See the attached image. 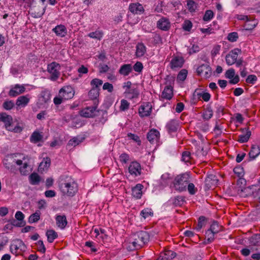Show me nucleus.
<instances>
[{"mask_svg":"<svg viewBox=\"0 0 260 260\" xmlns=\"http://www.w3.org/2000/svg\"><path fill=\"white\" fill-rule=\"evenodd\" d=\"M52 31L57 36L61 37H64L67 33V30L64 25L60 24L54 27Z\"/></svg>","mask_w":260,"mask_h":260,"instance_id":"obj_24","label":"nucleus"},{"mask_svg":"<svg viewBox=\"0 0 260 260\" xmlns=\"http://www.w3.org/2000/svg\"><path fill=\"white\" fill-rule=\"evenodd\" d=\"M185 202L184 198L182 196H177L174 198L173 204L175 206H181Z\"/></svg>","mask_w":260,"mask_h":260,"instance_id":"obj_50","label":"nucleus"},{"mask_svg":"<svg viewBox=\"0 0 260 260\" xmlns=\"http://www.w3.org/2000/svg\"><path fill=\"white\" fill-rule=\"evenodd\" d=\"M159 138V132L155 129H150L147 135V138L151 144L157 143Z\"/></svg>","mask_w":260,"mask_h":260,"instance_id":"obj_16","label":"nucleus"},{"mask_svg":"<svg viewBox=\"0 0 260 260\" xmlns=\"http://www.w3.org/2000/svg\"><path fill=\"white\" fill-rule=\"evenodd\" d=\"M141 165L136 161H132L128 167V172L131 175L137 177L141 174Z\"/></svg>","mask_w":260,"mask_h":260,"instance_id":"obj_12","label":"nucleus"},{"mask_svg":"<svg viewBox=\"0 0 260 260\" xmlns=\"http://www.w3.org/2000/svg\"><path fill=\"white\" fill-rule=\"evenodd\" d=\"M0 121L4 123L5 128L8 131L20 133L23 129L21 124L18 122L15 125L12 117L5 112L0 113Z\"/></svg>","mask_w":260,"mask_h":260,"instance_id":"obj_2","label":"nucleus"},{"mask_svg":"<svg viewBox=\"0 0 260 260\" xmlns=\"http://www.w3.org/2000/svg\"><path fill=\"white\" fill-rule=\"evenodd\" d=\"M260 154V147L257 145H252L248 155L250 159H254Z\"/></svg>","mask_w":260,"mask_h":260,"instance_id":"obj_27","label":"nucleus"},{"mask_svg":"<svg viewBox=\"0 0 260 260\" xmlns=\"http://www.w3.org/2000/svg\"><path fill=\"white\" fill-rule=\"evenodd\" d=\"M99 90L95 88H92L88 92L89 98L91 100L96 101V98L99 95Z\"/></svg>","mask_w":260,"mask_h":260,"instance_id":"obj_45","label":"nucleus"},{"mask_svg":"<svg viewBox=\"0 0 260 260\" xmlns=\"http://www.w3.org/2000/svg\"><path fill=\"white\" fill-rule=\"evenodd\" d=\"M198 96L199 98L202 97L205 102H208L211 98L210 94L208 92L198 93Z\"/></svg>","mask_w":260,"mask_h":260,"instance_id":"obj_59","label":"nucleus"},{"mask_svg":"<svg viewBox=\"0 0 260 260\" xmlns=\"http://www.w3.org/2000/svg\"><path fill=\"white\" fill-rule=\"evenodd\" d=\"M51 160L50 158H44L39 165V168L43 170L47 169L50 165Z\"/></svg>","mask_w":260,"mask_h":260,"instance_id":"obj_43","label":"nucleus"},{"mask_svg":"<svg viewBox=\"0 0 260 260\" xmlns=\"http://www.w3.org/2000/svg\"><path fill=\"white\" fill-rule=\"evenodd\" d=\"M25 90V88L23 85L16 84L10 90L9 95L12 97H15L23 93Z\"/></svg>","mask_w":260,"mask_h":260,"instance_id":"obj_17","label":"nucleus"},{"mask_svg":"<svg viewBox=\"0 0 260 260\" xmlns=\"http://www.w3.org/2000/svg\"><path fill=\"white\" fill-rule=\"evenodd\" d=\"M98 104V101H94L93 106L87 107L81 111V115L87 118L94 117L96 115V113L99 112L97 110Z\"/></svg>","mask_w":260,"mask_h":260,"instance_id":"obj_7","label":"nucleus"},{"mask_svg":"<svg viewBox=\"0 0 260 260\" xmlns=\"http://www.w3.org/2000/svg\"><path fill=\"white\" fill-rule=\"evenodd\" d=\"M238 38V35L237 32H231L228 35V40L232 42L236 41Z\"/></svg>","mask_w":260,"mask_h":260,"instance_id":"obj_61","label":"nucleus"},{"mask_svg":"<svg viewBox=\"0 0 260 260\" xmlns=\"http://www.w3.org/2000/svg\"><path fill=\"white\" fill-rule=\"evenodd\" d=\"M46 6L44 7L39 6H34L30 7V14L34 18L41 17L45 12Z\"/></svg>","mask_w":260,"mask_h":260,"instance_id":"obj_14","label":"nucleus"},{"mask_svg":"<svg viewBox=\"0 0 260 260\" xmlns=\"http://www.w3.org/2000/svg\"><path fill=\"white\" fill-rule=\"evenodd\" d=\"M171 26L170 22L169 19L162 17L157 22V27L164 31L168 30Z\"/></svg>","mask_w":260,"mask_h":260,"instance_id":"obj_19","label":"nucleus"},{"mask_svg":"<svg viewBox=\"0 0 260 260\" xmlns=\"http://www.w3.org/2000/svg\"><path fill=\"white\" fill-rule=\"evenodd\" d=\"M149 240V235L147 232L141 231L133 234L131 238L129 244L133 249H139L143 246Z\"/></svg>","mask_w":260,"mask_h":260,"instance_id":"obj_3","label":"nucleus"},{"mask_svg":"<svg viewBox=\"0 0 260 260\" xmlns=\"http://www.w3.org/2000/svg\"><path fill=\"white\" fill-rule=\"evenodd\" d=\"M216 234L210 231L209 229L207 230L205 232V240L204 243L205 244H209L212 242L214 239V236Z\"/></svg>","mask_w":260,"mask_h":260,"instance_id":"obj_32","label":"nucleus"},{"mask_svg":"<svg viewBox=\"0 0 260 260\" xmlns=\"http://www.w3.org/2000/svg\"><path fill=\"white\" fill-rule=\"evenodd\" d=\"M46 235L49 243H52L58 237L57 233L53 230H47Z\"/></svg>","mask_w":260,"mask_h":260,"instance_id":"obj_33","label":"nucleus"},{"mask_svg":"<svg viewBox=\"0 0 260 260\" xmlns=\"http://www.w3.org/2000/svg\"><path fill=\"white\" fill-rule=\"evenodd\" d=\"M37 244L38 245V250L39 251L41 252L42 253H44L46 251V248L45 247V245L43 243V242L42 240H39Z\"/></svg>","mask_w":260,"mask_h":260,"instance_id":"obj_60","label":"nucleus"},{"mask_svg":"<svg viewBox=\"0 0 260 260\" xmlns=\"http://www.w3.org/2000/svg\"><path fill=\"white\" fill-rule=\"evenodd\" d=\"M233 171L238 177H241L243 175V169L240 166L234 168Z\"/></svg>","mask_w":260,"mask_h":260,"instance_id":"obj_64","label":"nucleus"},{"mask_svg":"<svg viewBox=\"0 0 260 260\" xmlns=\"http://www.w3.org/2000/svg\"><path fill=\"white\" fill-rule=\"evenodd\" d=\"M186 189L190 194L193 195L194 194L198 191V189L195 187L194 185L192 183H188L187 185Z\"/></svg>","mask_w":260,"mask_h":260,"instance_id":"obj_51","label":"nucleus"},{"mask_svg":"<svg viewBox=\"0 0 260 260\" xmlns=\"http://www.w3.org/2000/svg\"><path fill=\"white\" fill-rule=\"evenodd\" d=\"M146 52V47L142 43H139L136 46V55L137 57L143 56Z\"/></svg>","mask_w":260,"mask_h":260,"instance_id":"obj_29","label":"nucleus"},{"mask_svg":"<svg viewBox=\"0 0 260 260\" xmlns=\"http://www.w3.org/2000/svg\"><path fill=\"white\" fill-rule=\"evenodd\" d=\"M214 16V13L212 10H208L206 11L205 14L203 16V20L205 21H208L211 20Z\"/></svg>","mask_w":260,"mask_h":260,"instance_id":"obj_49","label":"nucleus"},{"mask_svg":"<svg viewBox=\"0 0 260 260\" xmlns=\"http://www.w3.org/2000/svg\"><path fill=\"white\" fill-rule=\"evenodd\" d=\"M103 32L101 30H97L95 31L90 32L88 36L93 39H96L101 40L103 36Z\"/></svg>","mask_w":260,"mask_h":260,"instance_id":"obj_42","label":"nucleus"},{"mask_svg":"<svg viewBox=\"0 0 260 260\" xmlns=\"http://www.w3.org/2000/svg\"><path fill=\"white\" fill-rule=\"evenodd\" d=\"M4 165L5 168L10 170L13 173H15L17 171L16 168V165L20 166L22 165V161L20 159L16 160L13 157H11L6 159H5L4 161Z\"/></svg>","mask_w":260,"mask_h":260,"instance_id":"obj_6","label":"nucleus"},{"mask_svg":"<svg viewBox=\"0 0 260 260\" xmlns=\"http://www.w3.org/2000/svg\"><path fill=\"white\" fill-rule=\"evenodd\" d=\"M84 138H80L79 137H74L73 138L70 139L67 144V146L68 147H75L78 145L80 143H81Z\"/></svg>","mask_w":260,"mask_h":260,"instance_id":"obj_34","label":"nucleus"},{"mask_svg":"<svg viewBox=\"0 0 260 260\" xmlns=\"http://www.w3.org/2000/svg\"><path fill=\"white\" fill-rule=\"evenodd\" d=\"M250 243L254 246H260V234H255L250 239Z\"/></svg>","mask_w":260,"mask_h":260,"instance_id":"obj_46","label":"nucleus"},{"mask_svg":"<svg viewBox=\"0 0 260 260\" xmlns=\"http://www.w3.org/2000/svg\"><path fill=\"white\" fill-rule=\"evenodd\" d=\"M129 103L125 100H122L120 109L121 111H125L129 108Z\"/></svg>","mask_w":260,"mask_h":260,"instance_id":"obj_62","label":"nucleus"},{"mask_svg":"<svg viewBox=\"0 0 260 260\" xmlns=\"http://www.w3.org/2000/svg\"><path fill=\"white\" fill-rule=\"evenodd\" d=\"M191 159L190 152L189 151H184L182 154L181 160L185 162H189Z\"/></svg>","mask_w":260,"mask_h":260,"instance_id":"obj_53","label":"nucleus"},{"mask_svg":"<svg viewBox=\"0 0 260 260\" xmlns=\"http://www.w3.org/2000/svg\"><path fill=\"white\" fill-rule=\"evenodd\" d=\"M133 69L135 72L141 73L143 69V65L141 62H136L133 66Z\"/></svg>","mask_w":260,"mask_h":260,"instance_id":"obj_57","label":"nucleus"},{"mask_svg":"<svg viewBox=\"0 0 260 260\" xmlns=\"http://www.w3.org/2000/svg\"><path fill=\"white\" fill-rule=\"evenodd\" d=\"M256 24L253 23V21H250L249 19L245 22L244 27L245 30H252L256 26Z\"/></svg>","mask_w":260,"mask_h":260,"instance_id":"obj_55","label":"nucleus"},{"mask_svg":"<svg viewBox=\"0 0 260 260\" xmlns=\"http://www.w3.org/2000/svg\"><path fill=\"white\" fill-rule=\"evenodd\" d=\"M128 9L134 14H141L144 11L143 7L139 3L131 4Z\"/></svg>","mask_w":260,"mask_h":260,"instance_id":"obj_20","label":"nucleus"},{"mask_svg":"<svg viewBox=\"0 0 260 260\" xmlns=\"http://www.w3.org/2000/svg\"><path fill=\"white\" fill-rule=\"evenodd\" d=\"M40 181V176L37 173H33L29 176L30 183L32 185H38Z\"/></svg>","mask_w":260,"mask_h":260,"instance_id":"obj_36","label":"nucleus"},{"mask_svg":"<svg viewBox=\"0 0 260 260\" xmlns=\"http://www.w3.org/2000/svg\"><path fill=\"white\" fill-rule=\"evenodd\" d=\"M140 215L144 219L151 217L153 215V212L151 209L145 208L142 210L140 213Z\"/></svg>","mask_w":260,"mask_h":260,"instance_id":"obj_44","label":"nucleus"},{"mask_svg":"<svg viewBox=\"0 0 260 260\" xmlns=\"http://www.w3.org/2000/svg\"><path fill=\"white\" fill-rule=\"evenodd\" d=\"M124 93L127 95H130L129 98L131 99L137 98L139 92L137 88H131L128 90H125Z\"/></svg>","mask_w":260,"mask_h":260,"instance_id":"obj_37","label":"nucleus"},{"mask_svg":"<svg viewBox=\"0 0 260 260\" xmlns=\"http://www.w3.org/2000/svg\"><path fill=\"white\" fill-rule=\"evenodd\" d=\"M178 126V122L175 120H171L167 124V129L170 133L176 132Z\"/></svg>","mask_w":260,"mask_h":260,"instance_id":"obj_31","label":"nucleus"},{"mask_svg":"<svg viewBox=\"0 0 260 260\" xmlns=\"http://www.w3.org/2000/svg\"><path fill=\"white\" fill-rule=\"evenodd\" d=\"M176 256V253L173 251L166 250L161 253L158 257V260H171Z\"/></svg>","mask_w":260,"mask_h":260,"instance_id":"obj_22","label":"nucleus"},{"mask_svg":"<svg viewBox=\"0 0 260 260\" xmlns=\"http://www.w3.org/2000/svg\"><path fill=\"white\" fill-rule=\"evenodd\" d=\"M241 52V49L235 48L231 50L225 57V61L228 66H232L237 60L239 53Z\"/></svg>","mask_w":260,"mask_h":260,"instance_id":"obj_10","label":"nucleus"},{"mask_svg":"<svg viewBox=\"0 0 260 260\" xmlns=\"http://www.w3.org/2000/svg\"><path fill=\"white\" fill-rule=\"evenodd\" d=\"M190 175L185 173L178 175L172 182V187L175 190L182 192L186 190L187 185L190 182Z\"/></svg>","mask_w":260,"mask_h":260,"instance_id":"obj_4","label":"nucleus"},{"mask_svg":"<svg viewBox=\"0 0 260 260\" xmlns=\"http://www.w3.org/2000/svg\"><path fill=\"white\" fill-rule=\"evenodd\" d=\"M143 187L141 184H137L132 188V196L136 199H140L142 196Z\"/></svg>","mask_w":260,"mask_h":260,"instance_id":"obj_26","label":"nucleus"},{"mask_svg":"<svg viewBox=\"0 0 260 260\" xmlns=\"http://www.w3.org/2000/svg\"><path fill=\"white\" fill-rule=\"evenodd\" d=\"M133 68L131 64H124L121 66L119 70V73L124 76H126L132 72Z\"/></svg>","mask_w":260,"mask_h":260,"instance_id":"obj_28","label":"nucleus"},{"mask_svg":"<svg viewBox=\"0 0 260 260\" xmlns=\"http://www.w3.org/2000/svg\"><path fill=\"white\" fill-rule=\"evenodd\" d=\"M197 72L199 76L208 78L211 75L212 70L210 66L206 63L199 66L197 69Z\"/></svg>","mask_w":260,"mask_h":260,"instance_id":"obj_11","label":"nucleus"},{"mask_svg":"<svg viewBox=\"0 0 260 260\" xmlns=\"http://www.w3.org/2000/svg\"><path fill=\"white\" fill-rule=\"evenodd\" d=\"M26 247L23 242L20 239L14 240L10 246V251L13 254H19L26 250Z\"/></svg>","mask_w":260,"mask_h":260,"instance_id":"obj_8","label":"nucleus"},{"mask_svg":"<svg viewBox=\"0 0 260 260\" xmlns=\"http://www.w3.org/2000/svg\"><path fill=\"white\" fill-rule=\"evenodd\" d=\"M103 81L101 79L95 78L91 80L90 85L92 88H95L98 90H100L99 87L102 85Z\"/></svg>","mask_w":260,"mask_h":260,"instance_id":"obj_47","label":"nucleus"},{"mask_svg":"<svg viewBox=\"0 0 260 260\" xmlns=\"http://www.w3.org/2000/svg\"><path fill=\"white\" fill-rule=\"evenodd\" d=\"M119 160L123 164H126L129 160V156L126 153H122L119 156Z\"/></svg>","mask_w":260,"mask_h":260,"instance_id":"obj_58","label":"nucleus"},{"mask_svg":"<svg viewBox=\"0 0 260 260\" xmlns=\"http://www.w3.org/2000/svg\"><path fill=\"white\" fill-rule=\"evenodd\" d=\"M15 218L19 221L17 222L16 220H13L12 224L14 226L22 227L25 225V222L23 221L24 215L22 212L19 211H17L15 214Z\"/></svg>","mask_w":260,"mask_h":260,"instance_id":"obj_21","label":"nucleus"},{"mask_svg":"<svg viewBox=\"0 0 260 260\" xmlns=\"http://www.w3.org/2000/svg\"><path fill=\"white\" fill-rule=\"evenodd\" d=\"M41 212L40 211H36L35 213L31 214L28 218V222L32 223L38 222L40 218Z\"/></svg>","mask_w":260,"mask_h":260,"instance_id":"obj_38","label":"nucleus"},{"mask_svg":"<svg viewBox=\"0 0 260 260\" xmlns=\"http://www.w3.org/2000/svg\"><path fill=\"white\" fill-rule=\"evenodd\" d=\"M173 96V87L170 85L166 86L161 93V98L170 100L172 98Z\"/></svg>","mask_w":260,"mask_h":260,"instance_id":"obj_23","label":"nucleus"},{"mask_svg":"<svg viewBox=\"0 0 260 260\" xmlns=\"http://www.w3.org/2000/svg\"><path fill=\"white\" fill-rule=\"evenodd\" d=\"M2 106L5 110H10L14 107V103L12 101H7L3 104Z\"/></svg>","mask_w":260,"mask_h":260,"instance_id":"obj_54","label":"nucleus"},{"mask_svg":"<svg viewBox=\"0 0 260 260\" xmlns=\"http://www.w3.org/2000/svg\"><path fill=\"white\" fill-rule=\"evenodd\" d=\"M207 219V218L204 216H201L199 217L198 224L196 226L195 229L197 231H200L201 229L205 225Z\"/></svg>","mask_w":260,"mask_h":260,"instance_id":"obj_41","label":"nucleus"},{"mask_svg":"<svg viewBox=\"0 0 260 260\" xmlns=\"http://www.w3.org/2000/svg\"><path fill=\"white\" fill-rule=\"evenodd\" d=\"M213 111L211 108H207L203 113V117L204 119L208 120L213 116Z\"/></svg>","mask_w":260,"mask_h":260,"instance_id":"obj_52","label":"nucleus"},{"mask_svg":"<svg viewBox=\"0 0 260 260\" xmlns=\"http://www.w3.org/2000/svg\"><path fill=\"white\" fill-rule=\"evenodd\" d=\"M28 95H22L19 96L16 100V104L18 106H25L29 102Z\"/></svg>","mask_w":260,"mask_h":260,"instance_id":"obj_30","label":"nucleus"},{"mask_svg":"<svg viewBox=\"0 0 260 260\" xmlns=\"http://www.w3.org/2000/svg\"><path fill=\"white\" fill-rule=\"evenodd\" d=\"M209 229L216 234L222 231V226L217 221L213 220Z\"/></svg>","mask_w":260,"mask_h":260,"instance_id":"obj_35","label":"nucleus"},{"mask_svg":"<svg viewBox=\"0 0 260 260\" xmlns=\"http://www.w3.org/2000/svg\"><path fill=\"white\" fill-rule=\"evenodd\" d=\"M57 225L61 229H64L66 226L68 221L66 215H57L55 217Z\"/></svg>","mask_w":260,"mask_h":260,"instance_id":"obj_25","label":"nucleus"},{"mask_svg":"<svg viewBox=\"0 0 260 260\" xmlns=\"http://www.w3.org/2000/svg\"><path fill=\"white\" fill-rule=\"evenodd\" d=\"M257 80V77L254 75H249L246 79V82L249 84H253Z\"/></svg>","mask_w":260,"mask_h":260,"instance_id":"obj_63","label":"nucleus"},{"mask_svg":"<svg viewBox=\"0 0 260 260\" xmlns=\"http://www.w3.org/2000/svg\"><path fill=\"white\" fill-rule=\"evenodd\" d=\"M60 66L58 63L53 61L47 66V71L51 75L50 79L52 81H56L60 76Z\"/></svg>","mask_w":260,"mask_h":260,"instance_id":"obj_5","label":"nucleus"},{"mask_svg":"<svg viewBox=\"0 0 260 260\" xmlns=\"http://www.w3.org/2000/svg\"><path fill=\"white\" fill-rule=\"evenodd\" d=\"M225 76L226 78L230 79L229 83L231 84H236L240 81L239 76L235 75V70L233 68H231L226 71Z\"/></svg>","mask_w":260,"mask_h":260,"instance_id":"obj_15","label":"nucleus"},{"mask_svg":"<svg viewBox=\"0 0 260 260\" xmlns=\"http://www.w3.org/2000/svg\"><path fill=\"white\" fill-rule=\"evenodd\" d=\"M43 139V136L38 132H34L30 138V140L31 142L36 143L42 140Z\"/></svg>","mask_w":260,"mask_h":260,"instance_id":"obj_40","label":"nucleus"},{"mask_svg":"<svg viewBox=\"0 0 260 260\" xmlns=\"http://www.w3.org/2000/svg\"><path fill=\"white\" fill-rule=\"evenodd\" d=\"M58 185L60 191L64 196L73 197L78 190V184L70 176L63 175L60 176Z\"/></svg>","mask_w":260,"mask_h":260,"instance_id":"obj_1","label":"nucleus"},{"mask_svg":"<svg viewBox=\"0 0 260 260\" xmlns=\"http://www.w3.org/2000/svg\"><path fill=\"white\" fill-rule=\"evenodd\" d=\"M127 137L130 139L133 140L134 141L137 142L138 145H141V141L140 140L139 137L138 135L132 133H128L127 134Z\"/></svg>","mask_w":260,"mask_h":260,"instance_id":"obj_56","label":"nucleus"},{"mask_svg":"<svg viewBox=\"0 0 260 260\" xmlns=\"http://www.w3.org/2000/svg\"><path fill=\"white\" fill-rule=\"evenodd\" d=\"M184 62V58L181 56H175L170 62L171 68L173 70L181 68Z\"/></svg>","mask_w":260,"mask_h":260,"instance_id":"obj_18","label":"nucleus"},{"mask_svg":"<svg viewBox=\"0 0 260 260\" xmlns=\"http://www.w3.org/2000/svg\"><path fill=\"white\" fill-rule=\"evenodd\" d=\"M152 112V106L150 103H145L139 108V114L141 117L149 116Z\"/></svg>","mask_w":260,"mask_h":260,"instance_id":"obj_13","label":"nucleus"},{"mask_svg":"<svg viewBox=\"0 0 260 260\" xmlns=\"http://www.w3.org/2000/svg\"><path fill=\"white\" fill-rule=\"evenodd\" d=\"M59 94L63 98L64 100H70L74 97L75 90L71 86H65L59 90Z\"/></svg>","mask_w":260,"mask_h":260,"instance_id":"obj_9","label":"nucleus"},{"mask_svg":"<svg viewBox=\"0 0 260 260\" xmlns=\"http://www.w3.org/2000/svg\"><path fill=\"white\" fill-rule=\"evenodd\" d=\"M251 136V132L247 129L246 130V133L244 135H240L238 136V141L241 143H246L247 142Z\"/></svg>","mask_w":260,"mask_h":260,"instance_id":"obj_39","label":"nucleus"},{"mask_svg":"<svg viewBox=\"0 0 260 260\" xmlns=\"http://www.w3.org/2000/svg\"><path fill=\"white\" fill-rule=\"evenodd\" d=\"M187 75V71L185 69H182L179 72L177 75V80L184 81L186 79Z\"/></svg>","mask_w":260,"mask_h":260,"instance_id":"obj_48","label":"nucleus"}]
</instances>
